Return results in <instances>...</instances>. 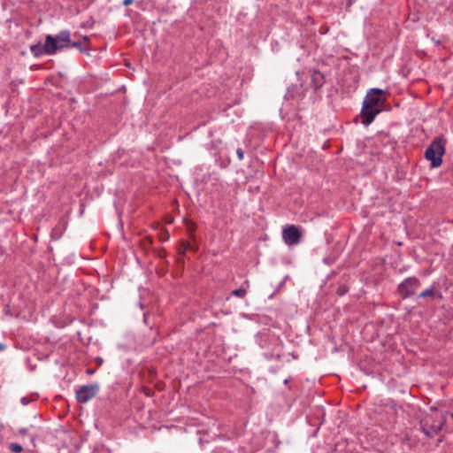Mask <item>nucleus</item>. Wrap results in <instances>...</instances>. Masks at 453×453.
<instances>
[{"mask_svg": "<svg viewBox=\"0 0 453 453\" xmlns=\"http://www.w3.org/2000/svg\"><path fill=\"white\" fill-rule=\"evenodd\" d=\"M385 91L380 88L370 89L363 101L360 116L362 124L369 126L374 120L375 117L383 110Z\"/></svg>", "mask_w": 453, "mask_h": 453, "instance_id": "f257e3e1", "label": "nucleus"}, {"mask_svg": "<svg viewBox=\"0 0 453 453\" xmlns=\"http://www.w3.org/2000/svg\"><path fill=\"white\" fill-rule=\"evenodd\" d=\"M447 139L443 135L436 136L425 151V158L431 163L432 168L442 164V157L446 151Z\"/></svg>", "mask_w": 453, "mask_h": 453, "instance_id": "f03ea898", "label": "nucleus"}, {"mask_svg": "<svg viewBox=\"0 0 453 453\" xmlns=\"http://www.w3.org/2000/svg\"><path fill=\"white\" fill-rule=\"evenodd\" d=\"M446 420V415L435 410L423 418L420 422L421 429L426 436L432 438L442 429Z\"/></svg>", "mask_w": 453, "mask_h": 453, "instance_id": "7ed1b4c3", "label": "nucleus"}, {"mask_svg": "<svg viewBox=\"0 0 453 453\" xmlns=\"http://www.w3.org/2000/svg\"><path fill=\"white\" fill-rule=\"evenodd\" d=\"M419 286L420 280L417 277H408L398 285L397 292L403 299H407L416 293Z\"/></svg>", "mask_w": 453, "mask_h": 453, "instance_id": "20e7f679", "label": "nucleus"}, {"mask_svg": "<svg viewBox=\"0 0 453 453\" xmlns=\"http://www.w3.org/2000/svg\"><path fill=\"white\" fill-rule=\"evenodd\" d=\"M99 384L83 385L75 391V398L79 403H86L99 392Z\"/></svg>", "mask_w": 453, "mask_h": 453, "instance_id": "39448f33", "label": "nucleus"}, {"mask_svg": "<svg viewBox=\"0 0 453 453\" xmlns=\"http://www.w3.org/2000/svg\"><path fill=\"white\" fill-rule=\"evenodd\" d=\"M30 51L36 58L41 57L43 54H47V55H50V56L55 55L56 48H55V44H54L53 35H46L44 45H42L41 43L31 45Z\"/></svg>", "mask_w": 453, "mask_h": 453, "instance_id": "423d86ee", "label": "nucleus"}, {"mask_svg": "<svg viewBox=\"0 0 453 453\" xmlns=\"http://www.w3.org/2000/svg\"><path fill=\"white\" fill-rule=\"evenodd\" d=\"M301 236L299 228L295 225L288 226L282 231V238L288 245L297 244L300 242Z\"/></svg>", "mask_w": 453, "mask_h": 453, "instance_id": "0eeeda50", "label": "nucleus"}, {"mask_svg": "<svg viewBox=\"0 0 453 453\" xmlns=\"http://www.w3.org/2000/svg\"><path fill=\"white\" fill-rule=\"evenodd\" d=\"M56 52L58 50L70 48L71 36L68 30L60 31L56 36H53Z\"/></svg>", "mask_w": 453, "mask_h": 453, "instance_id": "6e6552de", "label": "nucleus"}, {"mask_svg": "<svg viewBox=\"0 0 453 453\" xmlns=\"http://www.w3.org/2000/svg\"><path fill=\"white\" fill-rule=\"evenodd\" d=\"M273 347L271 351L265 352V356L268 359L279 360L283 355L282 342L277 337L272 338Z\"/></svg>", "mask_w": 453, "mask_h": 453, "instance_id": "1a4fd4ad", "label": "nucleus"}, {"mask_svg": "<svg viewBox=\"0 0 453 453\" xmlns=\"http://www.w3.org/2000/svg\"><path fill=\"white\" fill-rule=\"evenodd\" d=\"M325 82V75L319 70H313L311 75V87L317 90L321 88Z\"/></svg>", "mask_w": 453, "mask_h": 453, "instance_id": "9d476101", "label": "nucleus"}, {"mask_svg": "<svg viewBox=\"0 0 453 453\" xmlns=\"http://www.w3.org/2000/svg\"><path fill=\"white\" fill-rule=\"evenodd\" d=\"M426 297L437 298L440 300L442 299L441 293L436 291L435 283L432 284L428 288L425 289L418 296V298Z\"/></svg>", "mask_w": 453, "mask_h": 453, "instance_id": "9b49d317", "label": "nucleus"}, {"mask_svg": "<svg viewBox=\"0 0 453 453\" xmlns=\"http://www.w3.org/2000/svg\"><path fill=\"white\" fill-rule=\"evenodd\" d=\"M66 221L60 220L51 230L50 237L52 240H58L66 228Z\"/></svg>", "mask_w": 453, "mask_h": 453, "instance_id": "f8f14e48", "label": "nucleus"}, {"mask_svg": "<svg viewBox=\"0 0 453 453\" xmlns=\"http://www.w3.org/2000/svg\"><path fill=\"white\" fill-rule=\"evenodd\" d=\"M188 250H192L196 251V248H194L188 242L183 240L180 241V247L178 249V254L180 256H184Z\"/></svg>", "mask_w": 453, "mask_h": 453, "instance_id": "ddd939ff", "label": "nucleus"}, {"mask_svg": "<svg viewBox=\"0 0 453 453\" xmlns=\"http://www.w3.org/2000/svg\"><path fill=\"white\" fill-rule=\"evenodd\" d=\"M70 48H76L82 53H88L89 47L84 46L81 42H72L70 44Z\"/></svg>", "mask_w": 453, "mask_h": 453, "instance_id": "4468645a", "label": "nucleus"}, {"mask_svg": "<svg viewBox=\"0 0 453 453\" xmlns=\"http://www.w3.org/2000/svg\"><path fill=\"white\" fill-rule=\"evenodd\" d=\"M232 296H234L239 298H244L247 295V289L243 288H240L237 289H234L231 292Z\"/></svg>", "mask_w": 453, "mask_h": 453, "instance_id": "2eb2a0df", "label": "nucleus"}, {"mask_svg": "<svg viewBox=\"0 0 453 453\" xmlns=\"http://www.w3.org/2000/svg\"><path fill=\"white\" fill-rule=\"evenodd\" d=\"M349 292V287L346 284L340 285L336 289V294L339 296H343Z\"/></svg>", "mask_w": 453, "mask_h": 453, "instance_id": "dca6fc26", "label": "nucleus"}, {"mask_svg": "<svg viewBox=\"0 0 453 453\" xmlns=\"http://www.w3.org/2000/svg\"><path fill=\"white\" fill-rule=\"evenodd\" d=\"M196 226L195 223L188 221L187 222V231L190 238L194 237V234L196 232Z\"/></svg>", "mask_w": 453, "mask_h": 453, "instance_id": "f3484780", "label": "nucleus"}, {"mask_svg": "<svg viewBox=\"0 0 453 453\" xmlns=\"http://www.w3.org/2000/svg\"><path fill=\"white\" fill-rule=\"evenodd\" d=\"M8 448L11 451H13L16 453H19L23 450L22 446L16 442L10 443Z\"/></svg>", "mask_w": 453, "mask_h": 453, "instance_id": "a211bd4d", "label": "nucleus"}, {"mask_svg": "<svg viewBox=\"0 0 453 453\" xmlns=\"http://www.w3.org/2000/svg\"><path fill=\"white\" fill-rule=\"evenodd\" d=\"M80 42H81L84 46L89 47L90 39L88 38V36H87V35L82 36V38Z\"/></svg>", "mask_w": 453, "mask_h": 453, "instance_id": "6ab92c4d", "label": "nucleus"}, {"mask_svg": "<svg viewBox=\"0 0 453 453\" xmlns=\"http://www.w3.org/2000/svg\"><path fill=\"white\" fill-rule=\"evenodd\" d=\"M236 154L239 160H242L244 158V151L242 148H238L236 150Z\"/></svg>", "mask_w": 453, "mask_h": 453, "instance_id": "aec40b11", "label": "nucleus"}, {"mask_svg": "<svg viewBox=\"0 0 453 453\" xmlns=\"http://www.w3.org/2000/svg\"><path fill=\"white\" fill-rule=\"evenodd\" d=\"M170 237V234L167 231H165V233H163L161 235H160V241L161 242H165L169 239Z\"/></svg>", "mask_w": 453, "mask_h": 453, "instance_id": "412c9836", "label": "nucleus"}, {"mask_svg": "<svg viewBox=\"0 0 453 453\" xmlns=\"http://www.w3.org/2000/svg\"><path fill=\"white\" fill-rule=\"evenodd\" d=\"M27 432H28V429L27 428H20L19 430V434H21V435H26L27 434Z\"/></svg>", "mask_w": 453, "mask_h": 453, "instance_id": "4be33fe9", "label": "nucleus"}, {"mask_svg": "<svg viewBox=\"0 0 453 453\" xmlns=\"http://www.w3.org/2000/svg\"><path fill=\"white\" fill-rule=\"evenodd\" d=\"M134 2V0H123V5L124 6H128L130 5L131 4H133Z\"/></svg>", "mask_w": 453, "mask_h": 453, "instance_id": "5701e85b", "label": "nucleus"}, {"mask_svg": "<svg viewBox=\"0 0 453 453\" xmlns=\"http://www.w3.org/2000/svg\"><path fill=\"white\" fill-rule=\"evenodd\" d=\"M20 402H21V403H22L23 405H27V404H28V403H29V401L27 400V398H26V397H22V398L20 399Z\"/></svg>", "mask_w": 453, "mask_h": 453, "instance_id": "b1692460", "label": "nucleus"}, {"mask_svg": "<svg viewBox=\"0 0 453 453\" xmlns=\"http://www.w3.org/2000/svg\"><path fill=\"white\" fill-rule=\"evenodd\" d=\"M5 349H6L5 344H4V343L0 342V351L4 350Z\"/></svg>", "mask_w": 453, "mask_h": 453, "instance_id": "393cba45", "label": "nucleus"}, {"mask_svg": "<svg viewBox=\"0 0 453 453\" xmlns=\"http://www.w3.org/2000/svg\"><path fill=\"white\" fill-rule=\"evenodd\" d=\"M96 362L98 363V365H102L103 364V358L102 357H97L96 358Z\"/></svg>", "mask_w": 453, "mask_h": 453, "instance_id": "a878e982", "label": "nucleus"}, {"mask_svg": "<svg viewBox=\"0 0 453 453\" xmlns=\"http://www.w3.org/2000/svg\"><path fill=\"white\" fill-rule=\"evenodd\" d=\"M94 372H95V371L93 369H88L87 370V373L89 374V375L93 374Z\"/></svg>", "mask_w": 453, "mask_h": 453, "instance_id": "bb28decb", "label": "nucleus"}, {"mask_svg": "<svg viewBox=\"0 0 453 453\" xmlns=\"http://www.w3.org/2000/svg\"><path fill=\"white\" fill-rule=\"evenodd\" d=\"M288 383V379H286V380H284V384H285V385H287Z\"/></svg>", "mask_w": 453, "mask_h": 453, "instance_id": "cd10ccee", "label": "nucleus"}, {"mask_svg": "<svg viewBox=\"0 0 453 453\" xmlns=\"http://www.w3.org/2000/svg\"><path fill=\"white\" fill-rule=\"evenodd\" d=\"M164 256H165V254H163V252H160L159 257H164Z\"/></svg>", "mask_w": 453, "mask_h": 453, "instance_id": "c85d7f7f", "label": "nucleus"}, {"mask_svg": "<svg viewBox=\"0 0 453 453\" xmlns=\"http://www.w3.org/2000/svg\"><path fill=\"white\" fill-rule=\"evenodd\" d=\"M451 417L453 418V413H451Z\"/></svg>", "mask_w": 453, "mask_h": 453, "instance_id": "c756f323", "label": "nucleus"}]
</instances>
